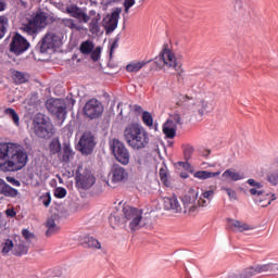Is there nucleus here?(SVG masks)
<instances>
[{
  "label": "nucleus",
  "instance_id": "36",
  "mask_svg": "<svg viewBox=\"0 0 278 278\" xmlns=\"http://www.w3.org/2000/svg\"><path fill=\"white\" fill-rule=\"evenodd\" d=\"M12 79L15 81V84H27V75H25L23 72L14 71L12 74Z\"/></svg>",
  "mask_w": 278,
  "mask_h": 278
},
{
  "label": "nucleus",
  "instance_id": "43",
  "mask_svg": "<svg viewBox=\"0 0 278 278\" xmlns=\"http://www.w3.org/2000/svg\"><path fill=\"white\" fill-rule=\"evenodd\" d=\"M142 121L147 127H153V115L151 113L144 111L142 113Z\"/></svg>",
  "mask_w": 278,
  "mask_h": 278
},
{
  "label": "nucleus",
  "instance_id": "57",
  "mask_svg": "<svg viewBox=\"0 0 278 278\" xmlns=\"http://www.w3.org/2000/svg\"><path fill=\"white\" fill-rule=\"evenodd\" d=\"M7 216H9L10 218H14L16 216V212L14 211V208H8L5 211Z\"/></svg>",
  "mask_w": 278,
  "mask_h": 278
},
{
  "label": "nucleus",
  "instance_id": "9",
  "mask_svg": "<svg viewBox=\"0 0 278 278\" xmlns=\"http://www.w3.org/2000/svg\"><path fill=\"white\" fill-rule=\"evenodd\" d=\"M111 149L117 162H119L124 166H127V164H129V150H127L123 142H121L118 139H114Z\"/></svg>",
  "mask_w": 278,
  "mask_h": 278
},
{
  "label": "nucleus",
  "instance_id": "42",
  "mask_svg": "<svg viewBox=\"0 0 278 278\" xmlns=\"http://www.w3.org/2000/svg\"><path fill=\"white\" fill-rule=\"evenodd\" d=\"M134 166H135V168H138V170H142V168H144V166H147V160L144 159V156L137 154L135 156Z\"/></svg>",
  "mask_w": 278,
  "mask_h": 278
},
{
  "label": "nucleus",
  "instance_id": "62",
  "mask_svg": "<svg viewBox=\"0 0 278 278\" xmlns=\"http://www.w3.org/2000/svg\"><path fill=\"white\" fill-rule=\"evenodd\" d=\"M205 110H207V106H201V109L199 110L201 116H203V114H205Z\"/></svg>",
  "mask_w": 278,
  "mask_h": 278
},
{
  "label": "nucleus",
  "instance_id": "55",
  "mask_svg": "<svg viewBox=\"0 0 278 278\" xmlns=\"http://www.w3.org/2000/svg\"><path fill=\"white\" fill-rule=\"evenodd\" d=\"M58 21H61V17H55V16H52V15L47 13V25L49 23H56L58 24Z\"/></svg>",
  "mask_w": 278,
  "mask_h": 278
},
{
  "label": "nucleus",
  "instance_id": "31",
  "mask_svg": "<svg viewBox=\"0 0 278 278\" xmlns=\"http://www.w3.org/2000/svg\"><path fill=\"white\" fill-rule=\"evenodd\" d=\"M218 175H220V172L199 170L193 174V177H195V179L205 180V179H212L214 177H218Z\"/></svg>",
  "mask_w": 278,
  "mask_h": 278
},
{
  "label": "nucleus",
  "instance_id": "52",
  "mask_svg": "<svg viewBox=\"0 0 278 278\" xmlns=\"http://www.w3.org/2000/svg\"><path fill=\"white\" fill-rule=\"evenodd\" d=\"M167 121H173L176 127L178 125H181V116H179L178 114L170 116V118H168Z\"/></svg>",
  "mask_w": 278,
  "mask_h": 278
},
{
  "label": "nucleus",
  "instance_id": "22",
  "mask_svg": "<svg viewBox=\"0 0 278 278\" xmlns=\"http://www.w3.org/2000/svg\"><path fill=\"white\" fill-rule=\"evenodd\" d=\"M0 194L15 199V197H18V190L12 188L5 180L0 178Z\"/></svg>",
  "mask_w": 278,
  "mask_h": 278
},
{
  "label": "nucleus",
  "instance_id": "26",
  "mask_svg": "<svg viewBox=\"0 0 278 278\" xmlns=\"http://www.w3.org/2000/svg\"><path fill=\"white\" fill-rule=\"evenodd\" d=\"M250 194H252V197H255L254 199L257 205H261V207H268V205H270V200H268L267 203L264 204V200H262V195L264 194V191L262 190V188H257V187L251 188Z\"/></svg>",
  "mask_w": 278,
  "mask_h": 278
},
{
  "label": "nucleus",
  "instance_id": "37",
  "mask_svg": "<svg viewBox=\"0 0 278 278\" xmlns=\"http://www.w3.org/2000/svg\"><path fill=\"white\" fill-rule=\"evenodd\" d=\"M9 25H10V21L8 20V17L5 15H1L0 16V39L3 38V36H5V34L8 33Z\"/></svg>",
  "mask_w": 278,
  "mask_h": 278
},
{
  "label": "nucleus",
  "instance_id": "38",
  "mask_svg": "<svg viewBox=\"0 0 278 278\" xmlns=\"http://www.w3.org/2000/svg\"><path fill=\"white\" fill-rule=\"evenodd\" d=\"M51 155H55L62 151V144L60 143V139H52L49 146Z\"/></svg>",
  "mask_w": 278,
  "mask_h": 278
},
{
  "label": "nucleus",
  "instance_id": "59",
  "mask_svg": "<svg viewBox=\"0 0 278 278\" xmlns=\"http://www.w3.org/2000/svg\"><path fill=\"white\" fill-rule=\"evenodd\" d=\"M30 101L31 103H40V101H38V93H33L30 97Z\"/></svg>",
  "mask_w": 278,
  "mask_h": 278
},
{
  "label": "nucleus",
  "instance_id": "56",
  "mask_svg": "<svg viewBox=\"0 0 278 278\" xmlns=\"http://www.w3.org/2000/svg\"><path fill=\"white\" fill-rule=\"evenodd\" d=\"M160 177L163 184H165L166 186H168V184H166L167 181V176H166V170L165 169H160Z\"/></svg>",
  "mask_w": 278,
  "mask_h": 278
},
{
  "label": "nucleus",
  "instance_id": "10",
  "mask_svg": "<svg viewBox=\"0 0 278 278\" xmlns=\"http://www.w3.org/2000/svg\"><path fill=\"white\" fill-rule=\"evenodd\" d=\"M62 39L55 33H47L40 43V53L60 48Z\"/></svg>",
  "mask_w": 278,
  "mask_h": 278
},
{
  "label": "nucleus",
  "instance_id": "1",
  "mask_svg": "<svg viewBox=\"0 0 278 278\" xmlns=\"http://www.w3.org/2000/svg\"><path fill=\"white\" fill-rule=\"evenodd\" d=\"M27 151L16 142H0V173H16L25 168Z\"/></svg>",
  "mask_w": 278,
  "mask_h": 278
},
{
  "label": "nucleus",
  "instance_id": "8",
  "mask_svg": "<svg viewBox=\"0 0 278 278\" xmlns=\"http://www.w3.org/2000/svg\"><path fill=\"white\" fill-rule=\"evenodd\" d=\"M182 214H194L201 207L199 191H191L181 199Z\"/></svg>",
  "mask_w": 278,
  "mask_h": 278
},
{
  "label": "nucleus",
  "instance_id": "11",
  "mask_svg": "<svg viewBox=\"0 0 278 278\" xmlns=\"http://www.w3.org/2000/svg\"><path fill=\"white\" fill-rule=\"evenodd\" d=\"M129 179V173L121 165H113L109 174V181L112 186L125 184Z\"/></svg>",
  "mask_w": 278,
  "mask_h": 278
},
{
  "label": "nucleus",
  "instance_id": "5",
  "mask_svg": "<svg viewBox=\"0 0 278 278\" xmlns=\"http://www.w3.org/2000/svg\"><path fill=\"white\" fill-rule=\"evenodd\" d=\"M33 129L37 138L49 140L53 136V123L42 113L35 115L33 119Z\"/></svg>",
  "mask_w": 278,
  "mask_h": 278
},
{
  "label": "nucleus",
  "instance_id": "33",
  "mask_svg": "<svg viewBox=\"0 0 278 278\" xmlns=\"http://www.w3.org/2000/svg\"><path fill=\"white\" fill-rule=\"evenodd\" d=\"M14 241L7 239L1 244V253L2 255H14Z\"/></svg>",
  "mask_w": 278,
  "mask_h": 278
},
{
  "label": "nucleus",
  "instance_id": "44",
  "mask_svg": "<svg viewBox=\"0 0 278 278\" xmlns=\"http://www.w3.org/2000/svg\"><path fill=\"white\" fill-rule=\"evenodd\" d=\"M27 254V247L23 244H17L14 248L13 255H25Z\"/></svg>",
  "mask_w": 278,
  "mask_h": 278
},
{
  "label": "nucleus",
  "instance_id": "18",
  "mask_svg": "<svg viewBox=\"0 0 278 278\" xmlns=\"http://www.w3.org/2000/svg\"><path fill=\"white\" fill-rule=\"evenodd\" d=\"M122 105L123 102H118L116 97L110 96L108 93H103L102 97H100V100L97 98H92L89 101L86 102V105Z\"/></svg>",
  "mask_w": 278,
  "mask_h": 278
},
{
  "label": "nucleus",
  "instance_id": "60",
  "mask_svg": "<svg viewBox=\"0 0 278 278\" xmlns=\"http://www.w3.org/2000/svg\"><path fill=\"white\" fill-rule=\"evenodd\" d=\"M193 151H194V148L189 147V148H187V149L185 150V153H186V155H188V156L190 157V154L193 153Z\"/></svg>",
  "mask_w": 278,
  "mask_h": 278
},
{
  "label": "nucleus",
  "instance_id": "13",
  "mask_svg": "<svg viewBox=\"0 0 278 278\" xmlns=\"http://www.w3.org/2000/svg\"><path fill=\"white\" fill-rule=\"evenodd\" d=\"M266 271H268V265H254L249 266L241 271L229 274L228 278H251L255 277V275H260V273Z\"/></svg>",
  "mask_w": 278,
  "mask_h": 278
},
{
  "label": "nucleus",
  "instance_id": "35",
  "mask_svg": "<svg viewBox=\"0 0 278 278\" xmlns=\"http://www.w3.org/2000/svg\"><path fill=\"white\" fill-rule=\"evenodd\" d=\"M80 53H83L84 55H90V53H92V51L94 50V43L90 40L84 41L80 45Z\"/></svg>",
  "mask_w": 278,
  "mask_h": 278
},
{
  "label": "nucleus",
  "instance_id": "39",
  "mask_svg": "<svg viewBox=\"0 0 278 278\" xmlns=\"http://www.w3.org/2000/svg\"><path fill=\"white\" fill-rule=\"evenodd\" d=\"M5 116H9V118H12L14 125L18 127L21 118L18 117V113L14 109H7L4 110Z\"/></svg>",
  "mask_w": 278,
  "mask_h": 278
},
{
  "label": "nucleus",
  "instance_id": "19",
  "mask_svg": "<svg viewBox=\"0 0 278 278\" xmlns=\"http://www.w3.org/2000/svg\"><path fill=\"white\" fill-rule=\"evenodd\" d=\"M47 108L48 112L52 114V116H54L56 121H60V125H62V123H64V121L66 119V106L49 105Z\"/></svg>",
  "mask_w": 278,
  "mask_h": 278
},
{
  "label": "nucleus",
  "instance_id": "29",
  "mask_svg": "<svg viewBox=\"0 0 278 278\" xmlns=\"http://www.w3.org/2000/svg\"><path fill=\"white\" fill-rule=\"evenodd\" d=\"M58 25H61V27H67V29H76V31H81V27L75 23V20L71 17H61V20H58Z\"/></svg>",
  "mask_w": 278,
  "mask_h": 278
},
{
  "label": "nucleus",
  "instance_id": "63",
  "mask_svg": "<svg viewBox=\"0 0 278 278\" xmlns=\"http://www.w3.org/2000/svg\"><path fill=\"white\" fill-rule=\"evenodd\" d=\"M5 10V2L0 1V12H3Z\"/></svg>",
  "mask_w": 278,
  "mask_h": 278
},
{
  "label": "nucleus",
  "instance_id": "58",
  "mask_svg": "<svg viewBox=\"0 0 278 278\" xmlns=\"http://www.w3.org/2000/svg\"><path fill=\"white\" fill-rule=\"evenodd\" d=\"M118 47V39H115L114 42L111 46L110 55L114 53V50Z\"/></svg>",
  "mask_w": 278,
  "mask_h": 278
},
{
  "label": "nucleus",
  "instance_id": "4",
  "mask_svg": "<svg viewBox=\"0 0 278 278\" xmlns=\"http://www.w3.org/2000/svg\"><path fill=\"white\" fill-rule=\"evenodd\" d=\"M155 64L157 68L168 71L172 75H177V77L184 75L182 64L177 61V56H175V53L170 52V50L165 49L163 53L156 58Z\"/></svg>",
  "mask_w": 278,
  "mask_h": 278
},
{
  "label": "nucleus",
  "instance_id": "25",
  "mask_svg": "<svg viewBox=\"0 0 278 278\" xmlns=\"http://www.w3.org/2000/svg\"><path fill=\"white\" fill-rule=\"evenodd\" d=\"M228 225L230 229H233L235 231H240V232L251 231V229H253V227L249 226L247 223L240 222L237 219H229Z\"/></svg>",
  "mask_w": 278,
  "mask_h": 278
},
{
  "label": "nucleus",
  "instance_id": "27",
  "mask_svg": "<svg viewBox=\"0 0 278 278\" xmlns=\"http://www.w3.org/2000/svg\"><path fill=\"white\" fill-rule=\"evenodd\" d=\"M101 22V14H97L94 17L91 18L89 23V31L93 36H99L101 34V26L99 23Z\"/></svg>",
  "mask_w": 278,
  "mask_h": 278
},
{
  "label": "nucleus",
  "instance_id": "51",
  "mask_svg": "<svg viewBox=\"0 0 278 278\" xmlns=\"http://www.w3.org/2000/svg\"><path fill=\"white\" fill-rule=\"evenodd\" d=\"M267 180L271 186H277L278 184V173H271L268 177Z\"/></svg>",
  "mask_w": 278,
  "mask_h": 278
},
{
  "label": "nucleus",
  "instance_id": "24",
  "mask_svg": "<svg viewBox=\"0 0 278 278\" xmlns=\"http://www.w3.org/2000/svg\"><path fill=\"white\" fill-rule=\"evenodd\" d=\"M223 181H240L241 179H244V176L242 174L236 172V169H226L222 174Z\"/></svg>",
  "mask_w": 278,
  "mask_h": 278
},
{
  "label": "nucleus",
  "instance_id": "41",
  "mask_svg": "<svg viewBox=\"0 0 278 278\" xmlns=\"http://www.w3.org/2000/svg\"><path fill=\"white\" fill-rule=\"evenodd\" d=\"M73 155H75L73 149H71V147L68 146H65L63 149V155L61 156V160L62 162H71V160H73Z\"/></svg>",
  "mask_w": 278,
  "mask_h": 278
},
{
  "label": "nucleus",
  "instance_id": "28",
  "mask_svg": "<svg viewBox=\"0 0 278 278\" xmlns=\"http://www.w3.org/2000/svg\"><path fill=\"white\" fill-rule=\"evenodd\" d=\"M163 132L167 138H175L177 134V126L173 123V119H167L163 125Z\"/></svg>",
  "mask_w": 278,
  "mask_h": 278
},
{
  "label": "nucleus",
  "instance_id": "6",
  "mask_svg": "<svg viewBox=\"0 0 278 278\" xmlns=\"http://www.w3.org/2000/svg\"><path fill=\"white\" fill-rule=\"evenodd\" d=\"M46 26L47 13L38 12L26 25H24L23 29L26 34H29V36H34L39 29H45Z\"/></svg>",
  "mask_w": 278,
  "mask_h": 278
},
{
  "label": "nucleus",
  "instance_id": "45",
  "mask_svg": "<svg viewBox=\"0 0 278 278\" xmlns=\"http://www.w3.org/2000/svg\"><path fill=\"white\" fill-rule=\"evenodd\" d=\"M22 235L27 242H34V240H36V235H34V232L29 231L28 229L22 230Z\"/></svg>",
  "mask_w": 278,
  "mask_h": 278
},
{
  "label": "nucleus",
  "instance_id": "17",
  "mask_svg": "<svg viewBox=\"0 0 278 278\" xmlns=\"http://www.w3.org/2000/svg\"><path fill=\"white\" fill-rule=\"evenodd\" d=\"M66 14H70L72 18H77L78 23H90V15L86 12V9L79 8L77 4H68L65 8Z\"/></svg>",
  "mask_w": 278,
  "mask_h": 278
},
{
  "label": "nucleus",
  "instance_id": "64",
  "mask_svg": "<svg viewBox=\"0 0 278 278\" xmlns=\"http://www.w3.org/2000/svg\"><path fill=\"white\" fill-rule=\"evenodd\" d=\"M97 11H94V10H91L90 12H89V16H93V18H94V16H97Z\"/></svg>",
  "mask_w": 278,
  "mask_h": 278
},
{
  "label": "nucleus",
  "instance_id": "47",
  "mask_svg": "<svg viewBox=\"0 0 278 278\" xmlns=\"http://www.w3.org/2000/svg\"><path fill=\"white\" fill-rule=\"evenodd\" d=\"M261 199H262V201H263V205H266V203H268V201H270V203L273 202V201H275L277 198L275 197V194H273V193H270V194H268V193H266V194H262L261 195Z\"/></svg>",
  "mask_w": 278,
  "mask_h": 278
},
{
  "label": "nucleus",
  "instance_id": "32",
  "mask_svg": "<svg viewBox=\"0 0 278 278\" xmlns=\"http://www.w3.org/2000/svg\"><path fill=\"white\" fill-rule=\"evenodd\" d=\"M149 62L151 61H139V62L129 63L126 66V71L127 73H138V71H140L141 68H144V66H147Z\"/></svg>",
  "mask_w": 278,
  "mask_h": 278
},
{
  "label": "nucleus",
  "instance_id": "54",
  "mask_svg": "<svg viewBox=\"0 0 278 278\" xmlns=\"http://www.w3.org/2000/svg\"><path fill=\"white\" fill-rule=\"evenodd\" d=\"M7 181H9V184H12V186H15L16 188H20L21 186V181L16 180V178L14 177H7Z\"/></svg>",
  "mask_w": 278,
  "mask_h": 278
},
{
  "label": "nucleus",
  "instance_id": "48",
  "mask_svg": "<svg viewBox=\"0 0 278 278\" xmlns=\"http://www.w3.org/2000/svg\"><path fill=\"white\" fill-rule=\"evenodd\" d=\"M54 197H56V199H64V197H66V189L58 187L54 190Z\"/></svg>",
  "mask_w": 278,
  "mask_h": 278
},
{
  "label": "nucleus",
  "instance_id": "30",
  "mask_svg": "<svg viewBox=\"0 0 278 278\" xmlns=\"http://www.w3.org/2000/svg\"><path fill=\"white\" fill-rule=\"evenodd\" d=\"M47 232L46 236H53V233H58L60 231V226L55 223L53 217H49L46 222Z\"/></svg>",
  "mask_w": 278,
  "mask_h": 278
},
{
  "label": "nucleus",
  "instance_id": "23",
  "mask_svg": "<svg viewBox=\"0 0 278 278\" xmlns=\"http://www.w3.org/2000/svg\"><path fill=\"white\" fill-rule=\"evenodd\" d=\"M76 101L73 99L72 93H70L65 99H54L50 98L47 100L46 105H75Z\"/></svg>",
  "mask_w": 278,
  "mask_h": 278
},
{
  "label": "nucleus",
  "instance_id": "46",
  "mask_svg": "<svg viewBox=\"0 0 278 278\" xmlns=\"http://www.w3.org/2000/svg\"><path fill=\"white\" fill-rule=\"evenodd\" d=\"M101 58V47H97L93 51H91V60L93 62H99Z\"/></svg>",
  "mask_w": 278,
  "mask_h": 278
},
{
  "label": "nucleus",
  "instance_id": "53",
  "mask_svg": "<svg viewBox=\"0 0 278 278\" xmlns=\"http://www.w3.org/2000/svg\"><path fill=\"white\" fill-rule=\"evenodd\" d=\"M248 184L253 188H264V185L262 182H257L255 179H249Z\"/></svg>",
  "mask_w": 278,
  "mask_h": 278
},
{
  "label": "nucleus",
  "instance_id": "20",
  "mask_svg": "<svg viewBox=\"0 0 278 278\" xmlns=\"http://www.w3.org/2000/svg\"><path fill=\"white\" fill-rule=\"evenodd\" d=\"M216 191L214 189H208L202 191L201 195H198V201H200V207H207L212 203Z\"/></svg>",
  "mask_w": 278,
  "mask_h": 278
},
{
  "label": "nucleus",
  "instance_id": "15",
  "mask_svg": "<svg viewBox=\"0 0 278 278\" xmlns=\"http://www.w3.org/2000/svg\"><path fill=\"white\" fill-rule=\"evenodd\" d=\"M122 9H115L111 14L102 20V25L106 34H112L118 27V18H121Z\"/></svg>",
  "mask_w": 278,
  "mask_h": 278
},
{
  "label": "nucleus",
  "instance_id": "21",
  "mask_svg": "<svg viewBox=\"0 0 278 278\" xmlns=\"http://www.w3.org/2000/svg\"><path fill=\"white\" fill-rule=\"evenodd\" d=\"M83 111L88 118H99V116L103 114V106L102 105H85Z\"/></svg>",
  "mask_w": 278,
  "mask_h": 278
},
{
  "label": "nucleus",
  "instance_id": "12",
  "mask_svg": "<svg viewBox=\"0 0 278 278\" xmlns=\"http://www.w3.org/2000/svg\"><path fill=\"white\" fill-rule=\"evenodd\" d=\"M94 176L90 170L84 169L81 167L78 168L76 174V186L81 188L83 190H88L94 186Z\"/></svg>",
  "mask_w": 278,
  "mask_h": 278
},
{
  "label": "nucleus",
  "instance_id": "61",
  "mask_svg": "<svg viewBox=\"0 0 278 278\" xmlns=\"http://www.w3.org/2000/svg\"><path fill=\"white\" fill-rule=\"evenodd\" d=\"M190 101V97L184 96L182 99L180 100V103H188Z\"/></svg>",
  "mask_w": 278,
  "mask_h": 278
},
{
  "label": "nucleus",
  "instance_id": "34",
  "mask_svg": "<svg viewBox=\"0 0 278 278\" xmlns=\"http://www.w3.org/2000/svg\"><path fill=\"white\" fill-rule=\"evenodd\" d=\"M84 244L88 247V249H94L97 251L101 250V242L92 237H85Z\"/></svg>",
  "mask_w": 278,
  "mask_h": 278
},
{
  "label": "nucleus",
  "instance_id": "40",
  "mask_svg": "<svg viewBox=\"0 0 278 278\" xmlns=\"http://www.w3.org/2000/svg\"><path fill=\"white\" fill-rule=\"evenodd\" d=\"M222 192H226L230 201H238V192L233 188L224 186L220 188Z\"/></svg>",
  "mask_w": 278,
  "mask_h": 278
},
{
  "label": "nucleus",
  "instance_id": "3",
  "mask_svg": "<svg viewBox=\"0 0 278 278\" xmlns=\"http://www.w3.org/2000/svg\"><path fill=\"white\" fill-rule=\"evenodd\" d=\"M123 223H128V227L131 231H138L149 225V216L142 215V210L124 205L122 208Z\"/></svg>",
  "mask_w": 278,
  "mask_h": 278
},
{
  "label": "nucleus",
  "instance_id": "14",
  "mask_svg": "<svg viewBox=\"0 0 278 278\" xmlns=\"http://www.w3.org/2000/svg\"><path fill=\"white\" fill-rule=\"evenodd\" d=\"M27 49H29V43L27 42V39H25V37H23L21 34L16 33L10 43L11 53H14L15 55H21V53H25Z\"/></svg>",
  "mask_w": 278,
  "mask_h": 278
},
{
  "label": "nucleus",
  "instance_id": "2",
  "mask_svg": "<svg viewBox=\"0 0 278 278\" xmlns=\"http://www.w3.org/2000/svg\"><path fill=\"white\" fill-rule=\"evenodd\" d=\"M124 138L131 149L140 151L149 144V132L140 124H129L124 130Z\"/></svg>",
  "mask_w": 278,
  "mask_h": 278
},
{
  "label": "nucleus",
  "instance_id": "50",
  "mask_svg": "<svg viewBox=\"0 0 278 278\" xmlns=\"http://www.w3.org/2000/svg\"><path fill=\"white\" fill-rule=\"evenodd\" d=\"M41 203H43L45 207H49L51 205V193L47 192L41 197Z\"/></svg>",
  "mask_w": 278,
  "mask_h": 278
},
{
  "label": "nucleus",
  "instance_id": "49",
  "mask_svg": "<svg viewBox=\"0 0 278 278\" xmlns=\"http://www.w3.org/2000/svg\"><path fill=\"white\" fill-rule=\"evenodd\" d=\"M136 5V0H125L124 1V12L129 14V9Z\"/></svg>",
  "mask_w": 278,
  "mask_h": 278
},
{
  "label": "nucleus",
  "instance_id": "7",
  "mask_svg": "<svg viewBox=\"0 0 278 278\" xmlns=\"http://www.w3.org/2000/svg\"><path fill=\"white\" fill-rule=\"evenodd\" d=\"M94 147H97V139L94 135L90 131H85L78 141L77 149L83 153V155H90L92 151H94Z\"/></svg>",
  "mask_w": 278,
  "mask_h": 278
},
{
  "label": "nucleus",
  "instance_id": "16",
  "mask_svg": "<svg viewBox=\"0 0 278 278\" xmlns=\"http://www.w3.org/2000/svg\"><path fill=\"white\" fill-rule=\"evenodd\" d=\"M163 207L167 212H173V214H184V205H181V200L177 195L164 197L162 199Z\"/></svg>",
  "mask_w": 278,
  "mask_h": 278
}]
</instances>
